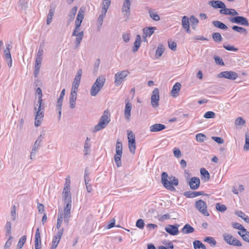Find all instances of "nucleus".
Wrapping results in <instances>:
<instances>
[{"label":"nucleus","mask_w":249,"mask_h":249,"mask_svg":"<svg viewBox=\"0 0 249 249\" xmlns=\"http://www.w3.org/2000/svg\"><path fill=\"white\" fill-rule=\"evenodd\" d=\"M161 182L163 186L171 192L176 191L174 186L178 185V179L175 176H168L167 172H163L161 174Z\"/></svg>","instance_id":"nucleus-1"},{"label":"nucleus","mask_w":249,"mask_h":249,"mask_svg":"<svg viewBox=\"0 0 249 249\" xmlns=\"http://www.w3.org/2000/svg\"><path fill=\"white\" fill-rule=\"evenodd\" d=\"M110 117L109 111L106 110L101 117L98 124L95 126L93 131H98L105 128L110 121Z\"/></svg>","instance_id":"nucleus-2"},{"label":"nucleus","mask_w":249,"mask_h":249,"mask_svg":"<svg viewBox=\"0 0 249 249\" xmlns=\"http://www.w3.org/2000/svg\"><path fill=\"white\" fill-rule=\"evenodd\" d=\"M106 82V78L104 75L99 76L92 85L90 89V95L95 96L104 87Z\"/></svg>","instance_id":"nucleus-3"},{"label":"nucleus","mask_w":249,"mask_h":249,"mask_svg":"<svg viewBox=\"0 0 249 249\" xmlns=\"http://www.w3.org/2000/svg\"><path fill=\"white\" fill-rule=\"evenodd\" d=\"M228 19L232 23L244 26H249L248 20L245 17L242 16L230 17Z\"/></svg>","instance_id":"nucleus-4"},{"label":"nucleus","mask_w":249,"mask_h":249,"mask_svg":"<svg viewBox=\"0 0 249 249\" xmlns=\"http://www.w3.org/2000/svg\"><path fill=\"white\" fill-rule=\"evenodd\" d=\"M196 208L205 216H209V213L207 211V206L205 202L200 199L196 202Z\"/></svg>","instance_id":"nucleus-5"},{"label":"nucleus","mask_w":249,"mask_h":249,"mask_svg":"<svg viewBox=\"0 0 249 249\" xmlns=\"http://www.w3.org/2000/svg\"><path fill=\"white\" fill-rule=\"evenodd\" d=\"M129 73V72L127 71H123L116 73L115 75V85L120 86Z\"/></svg>","instance_id":"nucleus-6"},{"label":"nucleus","mask_w":249,"mask_h":249,"mask_svg":"<svg viewBox=\"0 0 249 249\" xmlns=\"http://www.w3.org/2000/svg\"><path fill=\"white\" fill-rule=\"evenodd\" d=\"M128 140V147L130 152L134 154L136 150L135 137L132 131H129L127 134Z\"/></svg>","instance_id":"nucleus-7"},{"label":"nucleus","mask_w":249,"mask_h":249,"mask_svg":"<svg viewBox=\"0 0 249 249\" xmlns=\"http://www.w3.org/2000/svg\"><path fill=\"white\" fill-rule=\"evenodd\" d=\"M159 90L158 88H155L152 91L151 97V105L153 107L155 108L159 106Z\"/></svg>","instance_id":"nucleus-8"},{"label":"nucleus","mask_w":249,"mask_h":249,"mask_svg":"<svg viewBox=\"0 0 249 249\" xmlns=\"http://www.w3.org/2000/svg\"><path fill=\"white\" fill-rule=\"evenodd\" d=\"M218 76L230 80H235L238 77V74L232 71H224L221 72Z\"/></svg>","instance_id":"nucleus-9"},{"label":"nucleus","mask_w":249,"mask_h":249,"mask_svg":"<svg viewBox=\"0 0 249 249\" xmlns=\"http://www.w3.org/2000/svg\"><path fill=\"white\" fill-rule=\"evenodd\" d=\"M71 204H66V206L64 208V212L63 213H62L64 222L67 224L69 223L71 217Z\"/></svg>","instance_id":"nucleus-10"},{"label":"nucleus","mask_w":249,"mask_h":249,"mask_svg":"<svg viewBox=\"0 0 249 249\" xmlns=\"http://www.w3.org/2000/svg\"><path fill=\"white\" fill-rule=\"evenodd\" d=\"M179 227V225L178 224H176L175 225H168L167 227H165V231L172 235H176L178 232V228Z\"/></svg>","instance_id":"nucleus-11"},{"label":"nucleus","mask_w":249,"mask_h":249,"mask_svg":"<svg viewBox=\"0 0 249 249\" xmlns=\"http://www.w3.org/2000/svg\"><path fill=\"white\" fill-rule=\"evenodd\" d=\"M131 0H124L122 11L124 15L127 18L130 15V5Z\"/></svg>","instance_id":"nucleus-12"},{"label":"nucleus","mask_w":249,"mask_h":249,"mask_svg":"<svg viewBox=\"0 0 249 249\" xmlns=\"http://www.w3.org/2000/svg\"><path fill=\"white\" fill-rule=\"evenodd\" d=\"M70 189L69 185H68V186H66L64 188L63 195L65 204H71V197Z\"/></svg>","instance_id":"nucleus-13"},{"label":"nucleus","mask_w":249,"mask_h":249,"mask_svg":"<svg viewBox=\"0 0 249 249\" xmlns=\"http://www.w3.org/2000/svg\"><path fill=\"white\" fill-rule=\"evenodd\" d=\"M189 185L192 190H196L200 185V179L197 177L192 178L189 181Z\"/></svg>","instance_id":"nucleus-14"},{"label":"nucleus","mask_w":249,"mask_h":249,"mask_svg":"<svg viewBox=\"0 0 249 249\" xmlns=\"http://www.w3.org/2000/svg\"><path fill=\"white\" fill-rule=\"evenodd\" d=\"M64 229H60L56 233V234L53 237L52 241V245L57 247L58 244L59 243L61 237L63 235Z\"/></svg>","instance_id":"nucleus-15"},{"label":"nucleus","mask_w":249,"mask_h":249,"mask_svg":"<svg viewBox=\"0 0 249 249\" xmlns=\"http://www.w3.org/2000/svg\"><path fill=\"white\" fill-rule=\"evenodd\" d=\"M209 4L214 8L223 9L225 8V3L220 0H211L209 1Z\"/></svg>","instance_id":"nucleus-16"},{"label":"nucleus","mask_w":249,"mask_h":249,"mask_svg":"<svg viewBox=\"0 0 249 249\" xmlns=\"http://www.w3.org/2000/svg\"><path fill=\"white\" fill-rule=\"evenodd\" d=\"M219 13L222 15H229L232 16L238 15V12L235 9L227 8L226 6L225 8L219 10Z\"/></svg>","instance_id":"nucleus-17"},{"label":"nucleus","mask_w":249,"mask_h":249,"mask_svg":"<svg viewBox=\"0 0 249 249\" xmlns=\"http://www.w3.org/2000/svg\"><path fill=\"white\" fill-rule=\"evenodd\" d=\"M77 99V92L71 90L70 96V107L74 108L75 107V102Z\"/></svg>","instance_id":"nucleus-18"},{"label":"nucleus","mask_w":249,"mask_h":249,"mask_svg":"<svg viewBox=\"0 0 249 249\" xmlns=\"http://www.w3.org/2000/svg\"><path fill=\"white\" fill-rule=\"evenodd\" d=\"M166 128L165 125L160 124H155L150 126V131L152 132H155L161 131Z\"/></svg>","instance_id":"nucleus-19"},{"label":"nucleus","mask_w":249,"mask_h":249,"mask_svg":"<svg viewBox=\"0 0 249 249\" xmlns=\"http://www.w3.org/2000/svg\"><path fill=\"white\" fill-rule=\"evenodd\" d=\"M204 192L203 191L200 192H192L186 191L183 194V195L188 198H194L199 196L203 195Z\"/></svg>","instance_id":"nucleus-20"},{"label":"nucleus","mask_w":249,"mask_h":249,"mask_svg":"<svg viewBox=\"0 0 249 249\" xmlns=\"http://www.w3.org/2000/svg\"><path fill=\"white\" fill-rule=\"evenodd\" d=\"M181 85L180 83H176L173 87L171 93L173 97H176L178 95V92L180 90Z\"/></svg>","instance_id":"nucleus-21"},{"label":"nucleus","mask_w":249,"mask_h":249,"mask_svg":"<svg viewBox=\"0 0 249 249\" xmlns=\"http://www.w3.org/2000/svg\"><path fill=\"white\" fill-rule=\"evenodd\" d=\"M194 231L195 229L189 224H185L181 230V232L183 234L191 233Z\"/></svg>","instance_id":"nucleus-22"},{"label":"nucleus","mask_w":249,"mask_h":249,"mask_svg":"<svg viewBox=\"0 0 249 249\" xmlns=\"http://www.w3.org/2000/svg\"><path fill=\"white\" fill-rule=\"evenodd\" d=\"M131 104L128 102L125 104L124 109V116L125 118L129 120L131 116Z\"/></svg>","instance_id":"nucleus-23"},{"label":"nucleus","mask_w":249,"mask_h":249,"mask_svg":"<svg viewBox=\"0 0 249 249\" xmlns=\"http://www.w3.org/2000/svg\"><path fill=\"white\" fill-rule=\"evenodd\" d=\"M200 172L201 175L202 179H203L205 181H207L210 179V175L209 172L205 168H201Z\"/></svg>","instance_id":"nucleus-24"},{"label":"nucleus","mask_w":249,"mask_h":249,"mask_svg":"<svg viewBox=\"0 0 249 249\" xmlns=\"http://www.w3.org/2000/svg\"><path fill=\"white\" fill-rule=\"evenodd\" d=\"M142 42L141 37L140 35H138L136 36V40L134 43V46L133 48V52L134 53L137 52L140 47Z\"/></svg>","instance_id":"nucleus-25"},{"label":"nucleus","mask_w":249,"mask_h":249,"mask_svg":"<svg viewBox=\"0 0 249 249\" xmlns=\"http://www.w3.org/2000/svg\"><path fill=\"white\" fill-rule=\"evenodd\" d=\"M212 23L214 27L220 29L221 30H226L228 29V26L226 24H225L224 23L220 21L214 20L213 21Z\"/></svg>","instance_id":"nucleus-26"},{"label":"nucleus","mask_w":249,"mask_h":249,"mask_svg":"<svg viewBox=\"0 0 249 249\" xmlns=\"http://www.w3.org/2000/svg\"><path fill=\"white\" fill-rule=\"evenodd\" d=\"M156 29L155 27H149L143 28V31L145 36H150Z\"/></svg>","instance_id":"nucleus-27"},{"label":"nucleus","mask_w":249,"mask_h":249,"mask_svg":"<svg viewBox=\"0 0 249 249\" xmlns=\"http://www.w3.org/2000/svg\"><path fill=\"white\" fill-rule=\"evenodd\" d=\"M63 213L62 211H60V209L58 210V213L57 214V223H56V228L57 229H59L61 227L62 221H63Z\"/></svg>","instance_id":"nucleus-28"},{"label":"nucleus","mask_w":249,"mask_h":249,"mask_svg":"<svg viewBox=\"0 0 249 249\" xmlns=\"http://www.w3.org/2000/svg\"><path fill=\"white\" fill-rule=\"evenodd\" d=\"M43 138H44V137L42 135H40V136H39L37 137V139L35 141L34 144L33 146L32 149H34V150H36V151L38 150L39 147L40 146V144L41 142L42 141V139H43Z\"/></svg>","instance_id":"nucleus-29"},{"label":"nucleus","mask_w":249,"mask_h":249,"mask_svg":"<svg viewBox=\"0 0 249 249\" xmlns=\"http://www.w3.org/2000/svg\"><path fill=\"white\" fill-rule=\"evenodd\" d=\"M75 36H76L75 39V48H78L80 46V43L84 36V32L81 31Z\"/></svg>","instance_id":"nucleus-30"},{"label":"nucleus","mask_w":249,"mask_h":249,"mask_svg":"<svg viewBox=\"0 0 249 249\" xmlns=\"http://www.w3.org/2000/svg\"><path fill=\"white\" fill-rule=\"evenodd\" d=\"M148 13L150 17L154 21H157L160 20V16L151 9H149Z\"/></svg>","instance_id":"nucleus-31"},{"label":"nucleus","mask_w":249,"mask_h":249,"mask_svg":"<svg viewBox=\"0 0 249 249\" xmlns=\"http://www.w3.org/2000/svg\"><path fill=\"white\" fill-rule=\"evenodd\" d=\"M164 51V48L162 44H159L156 52V57L159 58L163 54Z\"/></svg>","instance_id":"nucleus-32"},{"label":"nucleus","mask_w":249,"mask_h":249,"mask_svg":"<svg viewBox=\"0 0 249 249\" xmlns=\"http://www.w3.org/2000/svg\"><path fill=\"white\" fill-rule=\"evenodd\" d=\"M193 246L195 249H206L205 246L199 240L194 241Z\"/></svg>","instance_id":"nucleus-33"},{"label":"nucleus","mask_w":249,"mask_h":249,"mask_svg":"<svg viewBox=\"0 0 249 249\" xmlns=\"http://www.w3.org/2000/svg\"><path fill=\"white\" fill-rule=\"evenodd\" d=\"M191 22L192 28L195 30L196 29V26L199 22V20L194 16H191L189 18Z\"/></svg>","instance_id":"nucleus-34"},{"label":"nucleus","mask_w":249,"mask_h":249,"mask_svg":"<svg viewBox=\"0 0 249 249\" xmlns=\"http://www.w3.org/2000/svg\"><path fill=\"white\" fill-rule=\"evenodd\" d=\"M232 29L238 33L241 34H247L248 33L247 30L245 28L237 25L233 26L232 27Z\"/></svg>","instance_id":"nucleus-35"},{"label":"nucleus","mask_w":249,"mask_h":249,"mask_svg":"<svg viewBox=\"0 0 249 249\" xmlns=\"http://www.w3.org/2000/svg\"><path fill=\"white\" fill-rule=\"evenodd\" d=\"M204 241L208 243L211 247H214L216 244V241L212 237L207 236L205 238Z\"/></svg>","instance_id":"nucleus-36"},{"label":"nucleus","mask_w":249,"mask_h":249,"mask_svg":"<svg viewBox=\"0 0 249 249\" xmlns=\"http://www.w3.org/2000/svg\"><path fill=\"white\" fill-rule=\"evenodd\" d=\"M238 234L241 236L242 239L246 242L249 243V231H244V233L241 231H238Z\"/></svg>","instance_id":"nucleus-37"},{"label":"nucleus","mask_w":249,"mask_h":249,"mask_svg":"<svg viewBox=\"0 0 249 249\" xmlns=\"http://www.w3.org/2000/svg\"><path fill=\"white\" fill-rule=\"evenodd\" d=\"M106 13L107 12L102 11V14L100 15H99L97 19V24L99 28L102 25L103 19L105 17Z\"/></svg>","instance_id":"nucleus-38"},{"label":"nucleus","mask_w":249,"mask_h":249,"mask_svg":"<svg viewBox=\"0 0 249 249\" xmlns=\"http://www.w3.org/2000/svg\"><path fill=\"white\" fill-rule=\"evenodd\" d=\"M111 0H103L102 3V11L107 12V11L110 5Z\"/></svg>","instance_id":"nucleus-39"},{"label":"nucleus","mask_w":249,"mask_h":249,"mask_svg":"<svg viewBox=\"0 0 249 249\" xmlns=\"http://www.w3.org/2000/svg\"><path fill=\"white\" fill-rule=\"evenodd\" d=\"M84 14L85 9L81 8L78 12L76 20H77V21L79 20V21L82 22L83 18H84Z\"/></svg>","instance_id":"nucleus-40"},{"label":"nucleus","mask_w":249,"mask_h":249,"mask_svg":"<svg viewBox=\"0 0 249 249\" xmlns=\"http://www.w3.org/2000/svg\"><path fill=\"white\" fill-rule=\"evenodd\" d=\"M123 145L121 142L117 141L116 144V154L119 155L122 154Z\"/></svg>","instance_id":"nucleus-41"},{"label":"nucleus","mask_w":249,"mask_h":249,"mask_svg":"<svg viewBox=\"0 0 249 249\" xmlns=\"http://www.w3.org/2000/svg\"><path fill=\"white\" fill-rule=\"evenodd\" d=\"M223 239L224 241L229 245H231V242L233 239V236L229 233H224L223 235Z\"/></svg>","instance_id":"nucleus-42"},{"label":"nucleus","mask_w":249,"mask_h":249,"mask_svg":"<svg viewBox=\"0 0 249 249\" xmlns=\"http://www.w3.org/2000/svg\"><path fill=\"white\" fill-rule=\"evenodd\" d=\"M245 151L249 150V132H246L245 134V143L243 147Z\"/></svg>","instance_id":"nucleus-43"},{"label":"nucleus","mask_w":249,"mask_h":249,"mask_svg":"<svg viewBox=\"0 0 249 249\" xmlns=\"http://www.w3.org/2000/svg\"><path fill=\"white\" fill-rule=\"evenodd\" d=\"M212 37L213 40L216 42H220L222 40V37L219 33H213L212 34Z\"/></svg>","instance_id":"nucleus-44"},{"label":"nucleus","mask_w":249,"mask_h":249,"mask_svg":"<svg viewBox=\"0 0 249 249\" xmlns=\"http://www.w3.org/2000/svg\"><path fill=\"white\" fill-rule=\"evenodd\" d=\"M189 20L187 16H184L182 17L181 21L182 25L184 29L190 26Z\"/></svg>","instance_id":"nucleus-45"},{"label":"nucleus","mask_w":249,"mask_h":249,"mask_svg":"<svg viewBox=\"0 0 249 249\" xmlns=\"http://www.w3.org/2000/svg\"><path fill=\"white\" fill-rule=\"evenodd\" d=\"M231 225L233 228L240 230L242 233H244V231H246V229L244 227L239 223H232Z\"/></svg>","instance_id":"nucleus-46"},{"label":"nucleus","mask_w":249,"mask_h":249,"mask_svg":"<svg viewBox=\"0 0 249 249\" xmlns=\"http://www.w3.org/2000/svg\"><path fill=\"white\" fill-rule=\"evenodd\" d=\"M77 7L76 6L73 7L71 10L69 16L70 18V21H72L75 17V15L76 13Z\"/></svg>","instance_id":"nucleus-47"},{"label":"nucleus","mask_w":249,"mask_h":249,"mask_svg":"<svg viewBox=\"0 0 249 249\" xmlns=\"http://www.w3.org/2000/svg\"><path fill=\"white\" fill-rule=\"evenodd\" d=\"M122 154L119 155L115 154L114 156V161L117 167H120L122 166L121 158Z\"/></svg>","instance_id":"nucleus-48"},{"label":"nucleus","mask_w":249,"mask_h":249,"mask_svg":"<svg viewBox=\"0 0 249 249\" xmlns=\"http://www.w3.org/2000/svg\"><path fill=\"white\" fill-rule=\"evenodd\" d=\"M196 140L200 142H203L206 140V136L204 134L198 133L196 135Z\"/></svg>","instance_id":"nucleus-49"},{"label":"nucleus","mask_w":249,"mask_h":249,"mask_svg":"<svg viewBox=\"0 0 249 249\" xmlns=\"http://www.w3.org/2000/svg\"><path fill=\"white\" fill-rule=\"evenodd\" d=\"M26 236L23 235L20 239L18 243L17 247L18 249H21L26 240Z\"/></svg>","instance_id":"nucleus-50"},{"label":"nucleus","mask_w":249,"mask_h":249,"mask_svg":"<svg viewBox=\"0 0 249 249\" xmlns=\"http://www.w3.org/2000/svg\"><path fill=\"white\" fill-rule=\"evenodd\" d=\"M9 47L10 45H8L4 51L5 59L6 60L12 59Z\"/></svg>","instance_id":"nucleus-51"},{"label":"nucleus","mask_w":249,"mask_h":249,"mask_svg":"<svg viewBox=\"0 0 249 249\" xmlns=\"http://www.w3.org/2000/svg\"><path fill=\"white\" fill-rule=\"evenodd\" d=\"M35 109L36 110V119H42L44 117V112L43 110L37 108L36 107H35Z\"/></svg>","instance_id":"nucleus-52"},{"label":"nucleus","mask_w":249,"mask_h":249,"mask_svg":"<svg viewBox=\"0 0 249 249\" xmlns=\"http://www.w3.org/2000/svg\"><path fill=\"white\" fill-rule=\"evenodd\" d=\"M215 208L217 211L220 212H224L227 210L226 206L224 204L217 203L215 205Z\"/></svg>","instance_id":"nucleus-53"},{"label":"nucleus","mask_w":249,"mask_h":249,"mask_svg":"<svg viewBox=\"0 0 249 249\" xmlns=\"http://www.w3.org/2000/svg\"><path fill=\"white\" fill-rule=\"evenodd\" d=\"M54 11L53 10L50 9L46 20V22L48 25L50 24L52 21V18L53 16Z\"/></svg>","instance_id":"nucleus-54"},{"label":"nucleus","mask_w":249,"mask_h":249,"mask_svg":"<svg viewBox=\"0 0 249 249\" xmlns=\"http://www.w3.org/2000/svg\"><path fill=\"white\" fill-rule=\"evenodd\" d=\"M65 89H63L61 91V92L60 93V96H59V98L58 99L57 102V105L62 106L63 100V98L65 95Z\"/></svg>","instance_id":"nucleus-55"},{"label":"nucleus","mask_w":249,"mask_h":249,"mask_svg":"<svg viewBox=\"0 0 249 249\" xmlns=\"http://www.w3.org/2000/svg\"><path fill=\"white\" fill-rule=\"evenodd\" d=\"M5 229L6 231V235H11V223L10 221H7L6 224L5 226Z\"/></svg>","instance_id":"nucleus-56"},{"label":"nucleus","mask_w":249,"mask_h":249,"mask_svg":"<svg viewBox=\"0 0 249 249\" xmlns=\"http://www.w3.org/2000/svg\"><path fill=\"white\" fill-rule=\"evenodd\" d=\"M18 5L20 7V9L21 10H25L28 6L27 2L25 0H20L18 2Z\"/></svg>","instance_id":"nucleus-57"},{"label":"nucleus","mask_w":249,"mask_h":249,"mask_svg":"<svg viewBox=\"0 0 249 249\" xmlns=\"http://www.w3.org/2000/svg\"><path fill=\"white\" fill-rule=\"evenodd\" d=\"M35 243H38L41 245V238L39 228H37L36 230Z\"/></svg>","instance_id":"nucleus-58"},{"label":"nucleus","mask_w":249,"mask_h":249,"mask_svg":"<svg viewBox=\"0 0 249 249\" xmlns=\"http://www.w3.org/2000/svg\"><path fill=\"white\" fill-rule=\"evenodd\" d=\"M16 208L15 205H13L11 208V216L13 221H15L16 219Z\"/></svg>","instance_id":"nucleus-59"},{"label":"nucleus","mask_w":249,"mask_h":249,"mask_svg":"<svg viewBox=\"0 0 249 249\" xmlns=\"http://www.w3.org/2000/svg\"><path fill=\"white\" fill-rule=\"evenodd\" d=\"M215 116V113L211 111L206 112L204 115V117L206 119L214 118Z\"/></svg>","instance_id":"nucleus-60"},{"label":"nucleus","mask_w":249,"mask_h":249,"mask_svg":"<svg viewBox=\"0 0 249 249\" xmlns=\"http://www.w3.org/2000/svg\"><path fill=\"white\" fill-rule=\"evenodd\" d=\"M100 63V59L99 58L97 59L94 64V67H93V72L94 73H97V72L98 71Z\"/></svg>","instance_id":"nucleus-61"},{"label":"nucleus","mask_w":249,"mask_h":249,"mask_svg":"<svg viewBox=\"0 0 249 249\" xmlns=\"http://www.w3.org/2000/svg\"><path fill=\"white\" fill-rule=\"evenodd\" d=\"M136 226L140 229H143L144 227V222L143 220L142 219H139L136 222Z\"/></svg>","instance_id":"nucleus-62"},{"label":"nucleus","mask_w":249,"mask_h":249,"mask_svg":"<svg viewBox=\"0 0 249 249\" xmlns=\"http://www.w3.org/2000/svg\"><path fill=\"white\" fill-rule=\"evenodd\" d=\"M82 74V70L80 69L78 70L73 81L80 82Z\"/></svg>","instance_id":"nucleus-63"},{"label":"nucleus","mask_w":249,"mask_h":249,"mask_svg":"<svg viewBox=\"0 0 249 249\" xmlns=\"http://www.w3.org/2000/svg\"><path fill=\"white\" fill-rule=\"evenodd\" d=\"M85 155H88L90 151V144L89 142H85L84 149Z\"/></svg>","instance_id":"nucleus-64"}]
</instances>
